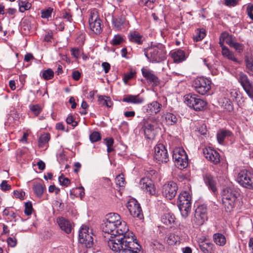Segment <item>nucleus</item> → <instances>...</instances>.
Masks as SVG:
<instances>
[{"mask_svg":"<svg viewBox=\"0 0 253 253\" xmlns=\"http://www.w3.org/2000/svg\"><path fill=\"white\" fill-rule=\"evenodd\" d=\"M57 220L60 228L62 230L64 231L67 234L71 232L72 225L69 220L62 217H59Z\"/></svg>","mask_w":253,"mask_h":253,"instance_id":"4be33fe9","label":"nucleus"},{"mask_svg":"<svg viewBox=\"0 0 253 253\" xmlns=\"http://www.w3.org/2000/svg\"><path fill=\"white\" fill-rule=\"evenodd\" d=\"M52 10L53 9L51 7H49L47 9L43 10L42 12V17L43 18H48V17H51Z\"/></svg>","mask_w":253,"mask_h":253,"instance_id":"4d7b16f0","label":"nucleus"},{"mask_svg":"<svg viewBox=\"0 0 253 253\" xmlns=\"http://www.w3.org/2000/svg\"><path fill=\"white\" fill-rule=\"evenodd\" d=\"M175 219L174 214L170 212L164 213L161 216L162 222L170 227H171V225L174 223Z\"/></svg>","mask_w":253,"mask_h":253,"instance_id":"b1692460","label":"nucleus"},{"mask_svg":"<svg viewBox=\"0 0 253 253\" xmlns=\"http://www.w3.org/2000/svg\"><path fill=\"white\" fill-rule=\"evenodd\" d=\"M88 227L82 225L79 230V238L81 244L84 245L87 248H90L94 244L93 234L89 233Z\"/></svg>","mask_w":253,"mask_h":253,"instance_id":"1a4fd4ad","label":"nucleus"},{"mask_svg":"<svg viewBox=\"0 0 253 253\" xmlns=\"http://www.w3.org/2000/svg\"><path fill=\"white\" fill-rule=\"evenodd\" d=\"M247 13L249 17L253 20V4H249L248 5Z\"/></svg>","mask_w":253,"mask_h":253,"instance_id":"69168bd1","label":"nucleus"},{"mask_svg":"<svg viewBox=\"0 0 253 253\" xmlns=\"http://www.w3.org/2000/svg\"><path fill=\"white\" fill-rule=\"evenodd\" d=\"M171 55L175 63L182 62L186 58L185 52L181 49H178L173 51L171 53Z\"/></svg>","mask_w":253,"mask_h":253,"instance_id":"a878e982","label":"nucleus"},{"mask_svg":"<svg viewBox=\"0 0 253 253\" xmlns=\"http://www.w3.org/2000/svg\"><path fill=\"white\" fill-rule=\"evenodd\" d=\"M205 183L209 187V188L213 192H215L217 190L215 182L213 179V177L210 174H206L204 177Z\"/></svg>","mask_w":253,"mask_h":253,"instance_id":"cd10ccee","label":"nucleus"},{"mask_svg":"<svg viewBox=\"0 0 253 253\" xmlns=\"http://www.w3.org/2000/svg\"><path fill=\"white\" fill-rule=\"evenodd\" d=\"M247 72L253 76V58H247L245 59Z\"/></svg>","mask_w":253,"mask_h":253,"instance_id":"37998d69","label":"nucleus"},{"mask_svg":"<svg viewBox=\"0 0 253 253\" xmlns=\"http://www.w3.org/2000/svg\"><path fill=\"white\" fill-rule=\"evenodd\" d=\"M89 139L92 142H97L101 139L100 134L97 131H93L90 134Z\"/></svg>","mask_w":253,"mask_h":253,"instance_id":"09e8293b","label":"nucleus"},{"mask_svg":"<svg viewBox=\"0 0 253 253\" xmlns=\"http://www.w3.org/2000/svg\"><path fill=\"white\" fill-rule=\"evenodd\" d=\"M213 240L216 245L220 246H223L226 242L225 236L221 233H219L213 235Z\"/></svg>","mask_w":253,"mask_h":253,"instance_id":"2f4dec72","label":"nucleus"},{"mask_svg":"<svg viewBox=\"0 0 253 253\" xmlns=\"http://www.w3.org/2000/svg\"><path fill=\"white\" fill-rule=\"evenodd\" d=\"M129 40L130 42L140 44L143 41V36L136 31H133L130 33Z\"/></svg>","mask_w":253,"mask_h":253,"instance_id":"c756f323","label":"nucleus"},{"mask_svg":"<svg viewBox=\"0 0 253 253\" xmlns=\"http://www.w3.org/2000/svg\"><path fill=\"white\" fill-rule=\"evenodd\" d=\"M25 195V192L15 190L13 191V196L15 198H18L20 200H23Z\"/></svg>","mask_w":253,"mask_h":253,"instance_id":"bf43d9fd","label":"nucleus"},{"mask_svg":"<svg viewBox=\"0 0 253 253\" xmlns=\"http://www.w3.org/2000/svg\"><path fill=\"white\" fill-rule=\"evenodd\" d=\"M128 238H131L132 240L136 241V239L134 238L133 233L128 231V228L126 222L121 220L116 226L114 231V236H110L107 241L108 246L109 247V243L110 241H114L116 243L118 244V240L120 241L119 242L123 243V241L125 240V239H126Z\"/></svg>","mask_w":253,"mask_h":253,"instance_id":"7ed1b4c3","label":"nucleus"},{"mask_svg":"<svg viewBox=\"0 0 253 253\" xmlns=\"http://www.w3.org/2000/svg\"><path fill=\"white\" fill-rule=\"evenodd\" d=\"M141 71L143 76L148 83L152 84L154 86H157L160 84V80L152 71L144 68H143Z\"/></svg>","mask_w":253,"mask_h":253,"instance_id":"aec40b11","label":"nucleus"},{"mask_svg":"<svg viewBox=\"0 0 253 253\" xmlns=\"http://www.w3.org/2000/svg\"><path fill=\"white\" fill-rule=\"evenodd\" d=\"M207 219L206 206L202 205L198 206L195 210L194 216L192 220L193 223L198 226L201 225Z\"/></svg>","mask_w":253,"mask_h":253,"instance_id":"f8f14e48","label":"nucleus"},{"mask_svg":"<svg viewBox=\"0 0 253 253\" xmlns=\"http://www.w3.org/2000/svg\"><path fill=\"white\" fill-rule=\"evenodd\" d=\"M123 101L133 104H141L144 101V98L139 95H128L123 98Z\"/></svg>","mask_w":253,"mask_h":253,"instance_id":"bb28decb","label":"nucleus"},{"mask_svg":"<svg viewBox=\"0 0 253 253\" xmlns=\"http://www.w3.org/2000/svg\"><path fill=\"white\" fill-rule=\"evenodd\" d=\"M106 220L117 225L121 221L120 216L116 213H110L107 215Z\"/></svg>","mask_w":253,"mask_h":253,"instance_id":"ea45409f","label":"nucleus"},{"mask_svg":"<svg viewBox=\"0 0 253 253\" xmlns=\"http://www.w3.org/2000/svg\"><path fill=\"white\" fill-rule=\"evenodd\" d=\"M145 55L152 63H159L166 58V51L162 44H158L147 48Z\"/></svg>","mask_w":253,"mask_h":253,"instance_id":"20e7f679","label":"nucleus"},{"mask_svg":"<svg viewBox=\"0 0 253 253\" xmlns=\"http://www.w3.org/2000/svg\"><path fill=\"white\" fill-rule=\"evenodd\" d=\"M191 196L187 191L181 192L178 198L177 204L183 216H187L191 209Z\"/></svg>","mask_w":253,"mask_h":253,"instance_id":"423d86ee","label":"nucleus"},{"mask_svg":"<svg viewBox=\"0 0 253 253\" xmlns=\"http://www.w3.org/2000/svg\"><path fill=\"white\" fill-rule=\"evenodd\" d=\"M185 103L189 107L196 111H201L204 109L207 105V102L200 98L195 94H188L185 96Z\"/></svg>","mask_w":253,"mask_h":253,"instance_id":"6e6552de","label":"nucleus"},{"mask_svg":"<svg viewBox=\"0 0 253 253\" xmlns=\"http://www.w3.org/2000/svg\"><path fill=\"white\" fill-rule=\"evenodd\" d=\"M66 122L68 124L71 125L73 126H76L78 125L77 122L75 121L72 116H69L67 118Z\"/></svg>","mask_w":253,"mask_h":253,"instance_id":"338daca9","label":"nucleus"},{"mask_svg":"<svg viewBox=\"0 0 253 253\" xmlns=\"http://www.w3.org/2000/svg\"><path fill=\"white\" fill-rule=\"evenodd\" d=\"M162 107V105L157 101H153L147 104L146 107V112L149 114H156L159 113Z\"/></svg>","mask_w":253,"mask_h":253,"instance_id":"412c9836","label":"nucleus"},{"mask_svg":"<svg viewBox=\"0 0 253 253\" xmlns=\"http://www.w3.org/2000/svg\"><path fill=\"white\" fill-rule=\"evenodd\" d=\"M231 47H233L236 50V51L239 53H241L243 51L244 48L243 44L238 43L236 41Z\"/></svg>","mask_w":253,"mask_h":253,"instance_id":"13d9d810","label":"nucleus"},{"mask_svg":"<svg viewBox=\"0 0 253 253\" xmlns=\"http://www.w3.org/2000/svg\"><path fill=\"white\" fill-rule=\"evenodd\" d=\"M126 207L128 210L130 214L134 217H137L141 219L143 218L141 208L137 202L134 199H130L126 204Z\"/></svg>","mask_w":253,"mask_h":253,"instance_id":"2eb2a0df","label":"nucleus"},{"mask_svg":"<svg viewBox=\"0 0 253 253\" xmlns=\"http://www.w3.org/2000/svg\"><path fill=\"white\" fill-rule=\"evenodd\" d=\"M139 185L140 188L151 195L156 193V189L152 180L149 177H143L141 179Z\"/></svg>","mask_w":253,"mask_h":253,"instance_id":"a211bd4d","label":"nucleus"},{"mask_svg":"<svg viewBox=\"0 0 253 253\" xmlns=\"http://www.w3.org/2000/svg\"><path fill=\"white\" fill-rule=\"evenodd\" d=\"M31 6V3L28 2L21 1L19 2V11L21 12H23L25 10L30 9Z\"/></svg>","mask_w":253,"mask_h":253,"instance_id":"c03bdc74","label":"nucleus"},{"mask_svg":"<svg viewBox=\"0 0 253 253\" xmlns=\"http://www.w3.org/2000/svg\"><path fill=\"white\" fill-rule=\"evenodd\" d=\"M211 82L207 78L198 77L193 82V86L197 92L202 95L206 94L211 88Z\"/></svg>","mask_w":253,"mask_h":253,"instance_id":"9d476101","label":"nucleus"},{"mask_svg":"<svg viewBox=\"0 0 253 253\" xmlns=\"http://www.w3.org/2000/svg\"><path fill=\"white\" fill-rule=\"evenodd\" d=\"M144 132L146 137L153 139L155 135V130L159 128V124L158 120L153 116H150L143 120Z\"/></svg>","mask_w":253,"mask_h":253,"instance_id":"39448f33","label":"nucleus"},{"mask_svg":"<svg viewBox=\"0 0 253 253\" xmlns=\"http://www.w3.org/2000/svg\"><path fill=\"white\" fill-rule=\"evenodd\" d=\"M33 188L36 196L38 198H41L43 194L45 187L42 184L38 183L35 185Z\"/></svg>","mask_w":253,"mask_h":253,"instance_id":"4c0bfd02","label":"nucleus"},{"mask_svg":"<svg viewBox=\"0 0 253 253\" xmlns=\"http://www.w3.org/2000/svg\"><path fill=\"white\" fill-rule=\"evenodd\" d=\"M222 107L226 111L230 112L233 109L231 101L228 98H224L220 102Z\"/></svg>","mask_w":253,"mask_h":253,"instance_id":"58836bf2","label":"nucleus"},{"mask_svg":"<svg viewBox=\"0 0 253 253\" xmlns=\"http://www.w3.org/2000/svg\"><path fill=\"white\" fill-rule=\"evenodd\" d=\"M72 55L76 59H78L80 57L81 51L78 48H72L71 49Z\"/></svg>","mask_w":253,"mask_h":253,"instance_id":"774afa93","label":"nucleus"},{"mask_svg":"<svg viewBox=\"0 0 253 253\" xmlns=\"http://www.w3.org/2000/svg\"><path fill=\"white\" fill-rule=\"evenodd\" d=\"M24 213L27 215L32 214V202L29 201L25 204Z\"/></svg>","mask_w":253,"mask_h":253,"instance_id":"864d4df0","label":"nucleus"},{"mask_svg":"<svg viewBox=\"0 0 253 253\" xmlns=\"http://www.w3.org/2000/svg\"><path fill=\"white\" fill-rule=\"evenodd\" d=\"M205 183L209 187V188L213 192H215L217 190L215 182L213 179V177L210 174H206L204 177Z\"/></svg>","mask_w":253,"mask_h":253,"instance_id":"c85d7f7f","label":"nucleus"},{"mask_svg":"<svg viewBox=\"0 0 253 253\" xmlns=\"http://www.w3.org/2000/svg\"><path fill=\"white\" fill-rule=\"evenodd\" d=\"M112 23L114 28L117 31L126 30L128 27V22L123 15L113 16Z\"/></svg>","mask_w":253,"mask_h":253,"instance_id":"f3484780","label":"nucleus"},{"mask_svg":"<svg viewBox=\"0 0 253 253\" xmlns=\"http://www.w3.org/2000/svg\"><path fill=\"white\" fill-rule=\"evenodd\" d=\"M156 0H140L139 3L141 5L147 6L150 8H153V4Z\"/></svg>","mask_w":253,"mask_h":253,"instance_id":"5fc2aeb1","label":"nucleus"},{"mask_svg":"<svg viewBox=\"0 0 253 253\" xmlns=\"http://www.w3.org/2000/svg\"><path fill=\"white\" fill-rule=\"evenodd\" d=\"M167 242L169 245H174L176 242L174 235L170 234L167 238Z\"/></svg>","mask_w":253,"mask_h":253,"instance_id":"052dcab7","label":"nucleus"},{"mask_svg":"<svg viewBox=\"0 0 253 253\" xmlns=\"http://www.w3.org/2000/svg\"><path fill=\"white\" fill-rule=\"evenodd\" d=\"M53 76L54 72L50 69H48L43 71L42 74V78L46 80H48L52 79L53 77Z\"/></svg>","mask_w":253,"mask_h":253,"instance_id":"a18cd8bd","label":"nucleus"},{"mask_svg":"<svg viewBox=\"0 0 253 253\" xmlns=\"http://www.w3.org/2000/svg\"><path fill=\"white\" fill-rule=\"evenodd\" d=\"M203 154L206 158L214 164H217L220 162V156L215 150L209 148L203 149Z\"/></svg>","mask_w":253,"mask_h":253,"instance_id":"6ab92c4d","label":"nucleus"},{"mask_svg":"<svg viewBox=\"0 0 253 253\" xmlns=\"http://www.w3.org/2000/svg\"><path fill=\"white\" fill-rule=\"evenodd\" d=\"M115 182L119 187H124L126 184L125 179L123 175H119L115 178Z\"/></svg>","mask_w":253,"mask_h":253,"instance_id":"49530a36","label":"nucleus"},{"mask_svg":"<svg viewBox=\"0 0 253 253\" xmlns=\"http://www.w3.org/2000/svg\"><path fill=\"white\" fill-rule=\"evenodd\" d=\"M0 189L4 191L9 190L11 186L7 184L6 180H3L0 185Z\"/></svg>","mask_w":253,"mask_h":253,"instance_id":"0e129e2a","label":"nucleus"},{"mask_svg":"<svg viewBox=\"0 0 253 253\" xmlns=\"http://www.w3.org/2000/svg\"><path fill=\"white\" fill-rule=\"evenodd\" d=\"M7 243L9 246L13 248L17 245V240L15 237H8L7 239Z\"/></svg>","mask_w":253,"mask_h":253,"instance_id":"e2e57ef3","label":"nucleus"},{"mask_svg":"<svg viewBox=\"0 0 253 253\" xmlns=\"http://www.w3.org/2000/svg\"><path fill=\"white\" fill-rule=\"evenodd\" d=\"M204 64L208 67L209 70H211L212 68L213 61L211 57H208L203 59Z\"/></svg>","mask_w":253,"mask_h":253,"instance_id":"603ef678","label":"nucleus"},{"mask_svg":"<svg viewBox=\"0 0 253 253\" xmlns=\"http://www.w3.org/2000/svg\"><path fill=\"white\" fill-rule=\"evenodd\" d=\"M178 187L176 183L169 181L163 186L162 194L167 199L171 200L177 193Z\"/></svg>","mask_w":253,"mask_h":253,"instance_id":"dca6fc26","label":"nucleus"},{"mask_svg":"<svg viewBox=\"0 0 253 253\" xmlns=\"http://www.w3.org/2000/svg\"><path fill=\"white\" fill-rule=\"evenodd\" d=\"M154 159L159 163H167L169 159V155L165 146L159 143L154 147Z\"/></svg>","mask_w":253,"mask_h":253,"instance_id":"ddd939ff","label":"nucleus"},{"mask_svg":"<svg viewBox=\"0 0 253 253\" xmlns=\"http://www.w3.org/2000/svg\"><path fill=\"white\" fill-rule=\"evenodd\" d=\"M88 23L90 30L94 33L99 34L102 32L103 25L96 10L90 11Z\"/></svg>","mask_w":253,"mask_h":253,"instance_id":"9b49d317","label":"nucleus"},{"mask_svg":"<svg viewBox=\"0 0 253 253\" xmlns=\"http://www.w3.org/2000/svg\"><path fill=\"white\" fill-rule=\"evenodd\" d=\"M153 248L155 250H158L160 251H163L165 250L164 246L157 241H154L151 244Z\"/></svg>","mask_w":253,"mask_h":253,"instance_id":"3c124183","label":"nucleus"},{"mask_svg":"<svg viewBox=\"0 0 253 253\" xmlns=\"http://www.w3.org/2000/svg\"><path fill=\"white\" fill-rule=\"evenodd\" d=\"M237 80L248 96L253 99V84L250 81L248 76L241 72L238 74Z\"/></svg>","mask_w":253,"mask_h":253,"instance_id":"4468645a","label":"nucleus"},{"mask_svg":"<svg viewBox=\"0 0 253 253\" xmlns=\"http://www.w3.org/2000/svg\"><path fill=\"white\" fill-rule=\"evenodd\" d=\"M206 36V31L204 29H197L193 36L194 41L198 42L201 41Z\"/></svg>","mask_w":253,"mask_h":253,"instance_id":"a19ab883","label":"nucleus"},{"mask_svg":"<svg viewBox=\"0 0 253 253\" xmlns=\"http://www.w3.org/2000/svg\"><path fill=\"white\" fill-rule=\"evenodd\" d=\"M232 133L228 130H221L217 134V139L220 144H222L226 137L231 136Z\"/></svg>","mask_w":253,"mask_h":253,"instance_id":"c9c22d12","label":"nucleus"},{"mask_svg":"<svg viewBox=\"0 0 253 253\" xmlns=\"http://www.w3.org/2000/svg\"><path fill=\"white\" fill-rule=\"evenodd\" d=\"M50 140V134L48 133H44L40 137L39 139V146L43 147L46 144L48 143Z\"/></svg>","mask_w":253,"mask_h":253,"instance_id":"79ce46f5","label":"nucleus"},{"mask_svg":"<svg viewBox=\"0 0 253 253\" xmlns=\"http://www.w3.org/2000/svg\"><path fill=\"white\" fill-rule=\"evenodd\" d=\"M163 122L168 126H173L176 124L178 119L177 117L171 113H166L163 116Z\"/></svg>","mask_w":253,"mask_h":253,"instance_id":"5701e85b","label":"nucleus"},{"mask_svg":"<svg viewBox=\"0 0 253 253\" xmlns=\"http://www.w3.org/2000/svg\"><path fill=\"white\" fill-rule=\"evenodd\" d=\"M116 224L112 223L106 220L102 224V231L109 234H111L110 236H114V231L116 228Z\"/></svg>","mask_w":253,"mask_h":253,"instance_id":"393cba45","label":"nucleus"},{"mask_svg":"<svg viewBox=\"0 0 253 253\" xmlns=\"http://www.w3.org/2000/svg\"><path fill=\"white\" fill-rule=\"evenodd\" d=\"M236 180L242 187L253 189V173L249 170L244 169L238 174Z\"/></svg>","mask_w":253,"mask_h":253,"instance_id":"0eeeda50","label":"nucleus"},{"mask_svg":"<svg viewBox=\"0 0 253 253\" xmlns=\"http://www.w3.org/2000/svg\"><path fill=\"white\" fill-rule=\"evenodd\" d=\"M186 153L185 150L181 148H176L174 149L172 154V159L174 162L182 159V155H185Z\"/></svg>","mask_w":253,"mask_h":253,"instance_id":"f704fd0d","label":"nucleus"},{"mask_svg":"<svg viewBox=\"0 0 253 253\" xmlns=\"http://www.w3.org/2000/svg\"><path fill=\"white\" fill-rule=\"evenodd\" d=\"M222 54L224 57L235 63H238L239 62L238 60L235 57L233 52L230 51L227 47H224V49L222 50Z\"/></svg>","mask_w":253,"mask_h":253,"instance_id":"72a5a7b5","label":"nucleus"},{"mask_svg":"<svg viewBox=\"0 0 253 253\" xmlns=\"http://www.w3.org/2000/svg\"><path fill=\"white\" fill-rule=\"evenodd\" d=\"M123 243L119 242L118 244L114 241H110L109 243V247L116 253H142L140 249L141 246L136 241L132 240L131 238L124 239Z\"/></svg>","mask_w":253,"mask_h":253,"instance_id":"f257e3e1","label":"nucleus"},{"mask_svg":"<svg viewBox=\"0 0 253 253\" xmlns=\"http://www.w3.org/2000/svg\"><path fill=\"white\" fill-rule=\"evenodd\" d=\"M176 167L180 169L186 168L188 165V156L186 155H182V159L174 162Z\"/></svg>","mask_w":253,"mask_h":253,"instance_id":"473e14b6","label":"nucleus"},{"mask_svg":"<svg viewBox=\"0 0 253 253\" xmlns=\"http://www.w3.org/2000/svg\"><path fill=\"white\" fill-rule=\"evenodd\" d=\"M213 245L211 242H202L199 244L201 251L203 253H212Z\"/></svg>","mask_w":253,"mask_h":253,"instance_id":"7c9ffc66","label":"nucleus"},{"mask_svg":"<svg viewBox=\"0 0 253 253\" xmlns=\"http://www.w3.org/2000/svg\"><path fill=\"white\" fill-rule=\"evenodd\" d=\"M58 180L60 184L63 186H68L71 183L70 180L63 175L59 177Z\"/></svg>","mask_w":253,"mask_h":253,"instance_id":"8fccbe9b","label":"nucleus"},{"mask_svg":"<svg viewBox=\"0 0 253 253\" xmlns=\"http://www.w3.org/2000/svg\"><path fill=\"white\" fill-rule=\"evenodd\" d=\"M42 110V107L39 104L33 105V114L38 116Z\"/></svg>","mask_w":253,"mask_h":253,"instance_id":"6e6d98bb","label":"nucleus"},{"mask_svg":"<svg viewBox=\"0 0 253 253\" xmlns=\"http://www.w3.org/2000/svg\"><path fill=\"white\" fill-rule=\"evenodd\" d=\"M222 202L227 212H230L235 207L239 195L238 190L234 188L227 187L222 190Z\"/></svg>","mask_w":253,"mask_h":253,"instance_id":"f03ea898","label":"nucleus"},{"mask_svg":"<svg viewBox=\"0 0 253 253\" xmlns=\"http://www.w3.org/2000/svg\"><path fill=\"white\" fill-rule=\"evenodd\" d=\"M134 75V73L132 71L127 72L124 75L123 80L125 83L127 82L130 79H132Z\"/></svg>","mask_w":253,"mask_h":253,"instance_id":"680f3d73","label":"nucleus"},{"mask_svg":"<svg viewBox=\"0 0 253 253\" xmlns=\"http://www.w3.org/2000/svg\"><path fill=\"white\" fill-rule=\"evenodd\" d=\"M124 39L120 35H116L111 41V44L113 45H119L123 42Z\"/></svg>","mask_w":253,"mask_h":253,"instance_id":"de8ad7c7","label":"nucleus"},{"mask_svg":"<svg viewBox=\"0 0 253 253\" xmlns=\"http://www.w3.org/2000/svg\"><path fill=\"white\" fill-rule=\"evenodd\" d=\"M98 100L100 105L107 107H111L113 104L112 101L109 97L99 95Z\"/></svg>","mask_w":253,"mask_h":253,"instance_id":"e433bc0d","label":"nucleus"}]
</instances>
